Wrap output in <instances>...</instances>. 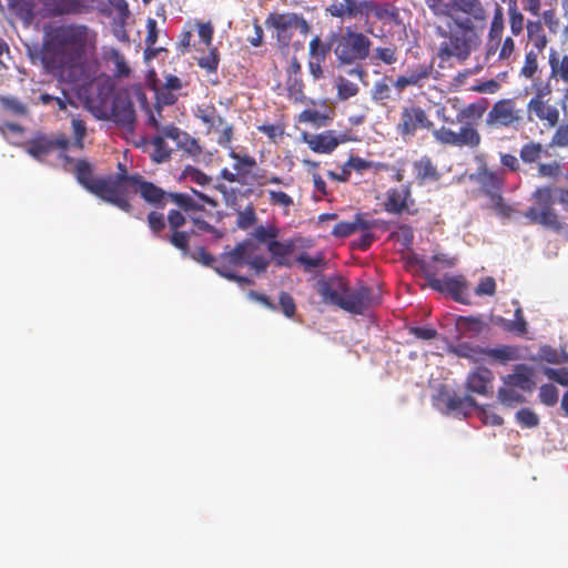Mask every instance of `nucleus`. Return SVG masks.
<instances>
[{
  "label": "nucleus",
  "mask_w": 568,
  "mask_h": 568,
  "mask_svg": "<svg viewBox=\"0 0 568 568\" xmlns=\"http://www.w3.org/2000/svg\"><path fill=\"white\" fill-rule=\"evenodd\" d=\"M97 33L85 24L62 23L44 29L37 53L47 72L69 84L81 82L88 53L95 48Z\"/></svg>",
  "instance_id": "obj_1"
},
{
  "label": "nucleus",
  "mask_w": 568,
  "mask_h": 568,
  "mask_svg": "<svg viewBox=\"0 0 568 568\" xmlns=\"http://www.w3.org/2000/svg\"><path fill=\"white\" fill-rule=\"evenodd\" d=\"M105 183L108 184V203L125 213H131L133 210L130 193L139 194L148 205L155 209H164L171 202L186 214L203 211L204 204L216 205L210 196L195 190H192L193 194L166 192L139 173L129 174L125 164L121 162L118 163V173L106 176Z\"/></svg>",
  "instance_id": "obj_2"
},
{
  "label": "nucleus",
  "mask_w": 568,
  "mask_h": 568,
  "mask_svg": "<svg viewBox=\"0 0 568 568\" xmlns=\"http://www.w3.org/2000/svg\"><path fill=\"white\" fill-rule=\"evenodd\" d=\"M477 4L479 7L478 17L473 16V13H464L465 17H460V13H454L448 18L445 26L436 27L437 36L445 39L437 52L442 61H448L452 58L465 61L480 43L477 26L484 24L487 13L479 0H477Z\"/></svg>",
  "instance_id": "obj_3"
},
{
  "label": "nucleus",
  "mask_w": 568,
  "mask_h": 568,
  "mask_svg": "<svg viewBox=\"0 0 568 568\" xmlns=\"http://www.w3.org/2000/svg\"><path fill=\"white\" fill-rule=\"evenodd\" d=\"M316 287L324 304L337 306L355 315H362L382 303L381 295L372 287L358 283L352 288L348 282L338 275L318 281Z\"/></svg>",
  "instance_id": "obj_4"
},
{
  "label": "nucleus",
  "mask_w": 568,
  "mask_h": 568,
  "mask_svg": "<svg viewBox=\"0 0 568 568\" xmlns=\"http://www.w3.org/2000/svg\"><path fill=\"white\" fill-rule=\"evenodd\" d=\"M488 104V100L481 98L463 108L457 113V121L464 123L459 131L455 132L443 125L433 131L434 139L443 145L477 149L481 143V135L475 128V123L483 118Z\"/></svg>",
  "instance_id": "obj_5"
},
{
  "label": "nucleus",
  "mask_w": 568,
  "mask_h": 568,
  "mask_svg": "<svg viewBox=\"0 0 568 568\" xmlns=\"http://www.w3.org/2000/svg\"><path fill=\"white\" fill-rule=\"evenodd\" d=\"M150 211L146 215V223L154 236L169 242L175 248L180 250L184 255L190 252V239L192 232L181 231L186 224V217L183 210L179 206L168 212L166 217L160 209ZM184 213H186L184 211Z\"/></svg>",
  "instance_id": "obj_6"
},
{
  "label": "nucleus",
  "mask_w": 568,
  "mask_h": 568,
  "mask_svg": "<svg viewBox=\"0 0 568 568\" xmlns=\"http://www.w3.org/2000/svg\"><path fill=\"white\" fill-rule=\"evenodd\" d=\"M371 47V39L351 27H346L343 33L334 36L333 51L342 65L366 60L369 57Z\"/></svg>",
  "instance_id": "obj_7"
},
{
  "label": "nucleus",
  "mask_w": 568,
  "mask_h": 568,
  "mask_svg": "<svg viewBox=\"0 0 568 568\" xmlns=\"http://www.w3.org/2000/svg\"><path fill=\"white\" fill-rule=\"evenodd\" d=\"M267 29H272L280 47L287 48L292 42L294 32L306 37L311 31L310 23L302 14L295 12H272L265 19Z\"/></svg>",
  "instance_id": "obj_8"
},
{
  "label": "nucleus",
  "mask_w": 568,
  "mask_h": 568,
  "mask_svg": "<svg viewBox=\"0 0 568 568\" xmlns=\"http://www.w3.org/2000/svg\"><path fill=\"white\" fill-rule=\"evenodd\" d=\"M555 187L549 185L538 186L531 194L537 206H530L524 213L525 217L532 224H539L545 227L559 231L562 224L555 209L552 207Z\"/></svg>",
  "instance_id": "obj_9"
},
{
  "label": "nucleus",
  "mask_w": 568,
  "mask_h": 568,
  "mask_svg": "<svg viewBox=\"0 0 568 568\" xmlns=\"http://www.w3.org/2000/svg\"><path fill=\"white\" fill-rule=\"evenodd\" d=\"M485 122L493 129H516L524 123V115L523 111L517 108L515 99H500L493 104Z\"/></svg>",
  "instance_id": "obj_10"
},
{
  "label": "nucleus",
  "mask_w": 568,
  "mask_h": 568,
  "mask_svg": "<svg viewBox=\"0 0 568 568\" xmlns=\"http://www.w3.org/2000/svg\"><path fill=\"white\" fill-rule=\"evenodd\" d=\"M70 141L63 133L45 134L37 132L34 136L23 144L26 152L38 161H43L48 155L52 154L55 150L67 151Z\"/></svg>",
  "instance_id": "obj_11"
},
{
  "label": "nucleus",
  "mask_w": 568,
  "mask_h": 568,
  "mask_svg": "<svg viewBox=\"0 0 568 568\" xmlns=\"http://www.w3.org/2000/svg\"><path fill=\"white\" fill-rule=\"evenodd\" d=\"M420 129L435 130L427 112L416 104L403 106L399 121L396 124L397 133L406 140L415 136L416 132Z\"/></svg>",
  "instance_id": "obj_12"
},
{
  "label": "nucleus",
  "mask_w": 568,
  "mask_h": 568,
  "mask_svg": "<svg viewBox=\"0 0 568 568\" xmlns=\"http://www.w3.org/2000/svg\"><path fill=\"white\" fill-rule=\"evenodd\" d=\"M196 118L207 128L209 133L217 134L216 142L223 148H229L233 140V126L220 115L213 105L199 108Z\"/></svg>",
  "instance_id": "obj_13"
},
{
  "label": "nucleus",
  "mask_w": 568,
  "mask_h": 568,
  "mask_svg": "<svg viewBox=\"0 0 568 568\" xmlns=\"http://www.w3.org/2000/svg\"><path fill=\"white\" fill-rule=\"evenodd\" d=\"M73 174L78 183L82 185L88 192L94 194L108 203V184L105 183V178H94L93 166L88 160H77Z\"/></svg>",
  "instance_id": "obj_14"
},
{
  "label": "nucleus",
  "mask_w": 568,
  "mask_h": 568,
  "mask_svg": "<svg viewBox=\"0 0 568 568\" xmlns=\"http://www.w3.org/2000/svg\"><path fill=\"white\" fill-rule=\"evenodd\" d=\"M81 79L79 84L72 85L83 89L85 99L91 103L98 102L104 104L114 90L111 79L105 74H99L90 79L88 75H84L82 71Z\"/></svg>",
  "instance_id": "obj_15"
},
{
  "label": "nucleus",
  "mask_w": 568,
  "mask_h": 568,
  "mask_svg": "<svg viewBox=\"0 0 568 568\" xmlns=\"http://www.w3.org/2000/svg\"><path fill=\"white\" fill-rule=\"evenodd\" d=\"M415 205V200L412 196V190L409 184L402 185L399 187H390L385 193L384 209L390 214H415L416 209H412Z\"/></svg>",
  "instance_id": "obj_16"
},
{
  "label": "nucleus",
  "mask_w": 568,
  "mask_h": 568,
  "mask_svg": "<svg viewBox=\"0 0 568 568\" xmlns=\"http://www.w3.org/2000/svg\"><path fill=\"white\" fill-rule=\"evenodd\" d=\"M368 0H333L326 8V14L341 21L367 18Z\"/></svg>",
  "instance_id": "obj_17"
},
{
  "label": "nucleus",
  "mask_w": 568,
  "mask_h": 568,
  "mask_svg": "<svg viewBox=\"0 0 568 568\" xmlns=\"http://www.w3.org/2000/svg\"><path fill=\"white\" fill-rule=\"evenodd\" d=\"M428 9L436 17L449 18L454 13H473V16H479V7L477 0H425Z\"/></svg>",
  "instance_id": "obj_18"
},
{
  "label": "nucleus",
  "mask_w": 568,
  "mask_h": 568,
  "mask_svg": "<svg viewBox=\"0 0 568 568\" xmlns=\"http://www.w3.org/2000/svg\"><path fill=\"white\" fill-rule=\"evenodd\" d=\"M527 116L530 122H541L549 130L557 126L560 121L558 108L546 100H529L527 103Z\"/></svg>",
  "instance_id": "obj_19"
},
{
  "label": "nucleus",
  "mask_w": 568,
  "mask_h": 568,
  "mask_svg": "<svg viewBox=\"0 0 568 568\" xmlns=\"http://www.w3.org/2000/svg\"><path fill=\"white\" fill-rule=\"evenodd\" d=\"M430 287L439 293H447L455 302L469 304L467 298V282L463 275H444L432 277Z\"/></svg>",
  "instance_id": "obj_20"
},
{
  "label": "nucleus",
  "mask_w": 568,
  "mask_h": 568,
  "mask_svg": "<svg viewBox=\"0 0 568 568\" xmlns=\"http://www.w3.org/2000/svg\"><path fill=\"white\" fill-rule=\"evenodd\" d=\"M112 120L128 129H132L135 123V110L128 92H118L114 94L111 105Z\"/></svg>",
  "instance_id": "obj_21"
},
{
  "label": "nucleus",
  "mask_w": 568,
  "mask_h": 568,
  "mask_svg": "<svg viewBox=\"0 0 568 568\" xmlns=\"http://www.w3.org/2000/svg\"><path fill=\"white\" fill-rule=\"evenodd\" d=\"M230 158L234 160L233 171L224 168L220 172V176L230 183H245V178L250 174L252 168L256 166V160L250 154H240L231 150Z\"/></svg>",
  "instance_id": "obj_22"
},
{
  "label": "nucleus",
  "mask_w": 568,
  "mask_h": 568,
  "mask_svg": "<svg viewBox=\"0 0 568 568\" xmlns=\"http://www.w3.org/2000/svg\"><path fill=\"white\" fill-rule=\"evenodd\" d=\"M434 71L433 64L419 63L409 69L405 74L398 75L394 81V87L398 92H403L409 87L423 89Z\"/></svg>",
  "instance_id": "obj_23"
},
{
  "label": "nucleus",
  "mask_w": 568,
  "mask_h": 568,
  "mask_svg": "<svg viewBox=\"0 0 568 568\" xmlns=\"http://www.w3.org/2000/svg\"><path fill=\"white\" fill-rule=\"evenodd\" d=\"M304 141L308 148L320 154L332 153L341 143L346 142L345 134L337 135L334 130H327L322 133L304 135Z\"/></svg>",
  "instance_id": "obj_24"
},
{
  "label": "nucleus",
  "mask_w": 568,
  "mask_h": 568,
  "mask_svg": "<svg viewBox=\"0 0 568 568\" xmlns=\"http://www.w3.org/2000/svg\"><path fill=\"white\" fill-rule=\"evenodd\" d=\"M477 181L481 192L488 196L489 200L495 197L500 200L506 181L504 171H491L487 168H483L477 173Z\"/></svg>",
  "instance_id": "obj_25"
},
{
  "label": "nucleus",
  "mask_w": 568,
  "mask_h": 568,
  "mask_svg": "<svg viewBox=\"0 0 568 568\" xmlns=\"http://www.w3.org/2000/svg\"><path fill=\"white\" fill-rule=\"evenodd\" d=\"M437 399L446 406L448 412H459L464 415L468 414V409L475 408L477 406L476 400L471 396H459L446 386H442L439 388Z\"/></svg>",
  "instance_id": "obj_26"
},
{
  "label": "nucleus",
  "mask_w": 568,
  "mask_h": 568,
  "mask_svg": "<svg viewBox=\"0 0 568 568\" xmlns=\"http://www.w3.org/2000/svg\"><path fill=\"white\" fill-rule=\"evenodd\" d=\"M164 136L175 142L176 146L191 156H200L202 148L197 140L192 138L189 133L180 130L174 124L163 126Z\"/></svg>",
  "instance_id": "obj_27"
},
{
  "label": "nucleus",
  "mask_w": 568,
  "mask_h": 568,
  "mask_svg": "<svg viewBox=\"0 0 568 568\" xmlns=\"http://www.w3.org/2000/svg\"><path fill=\"white\" fill-rule=\"evenodd\" d=\"M257 246L250 240L237 243L231 251L221 254L217 264H224L232 268L246 264L247 256L256 251Z\"/></svg>",
  "instance_id": "obj_28"
},
{
  "label": "nucleus",
  "mask_w": 568,
  "mask_h": 568,
  "mask_svg": "<svg viewBox=\"0 0 568 568\" xmlns=\"http://www.w3.org/2000/svg\"><path fill=\"white\" fill-rule=\"evenodd\" d=\"M296 247V242L293 239L278 241L277 237L268 243L267 252L272 261L277 267H291L292 261L290 256Z\"/></svg>",
  "instance_id": "obj_29"
},
{
  "label": "nucleus",
  "mask_w": 568,
  "mask_h": 568,
  "mask_svg": "<svg viewBox=\"0 0 568 568\" xmlns=\"http://www.w3.org/2000/svg\"><path fill=\"white\" fill-rule=\"evenodd\" d=\"M493 379V372L487 367L480 366L468 374L466 388L470 393L487 395L491 388Z\"/></svg>",
  "instance_id": "obj_30"
},
{
  "label": "nucleus",
  "mask_w": 568,
  "mask_h": 568,
  "mask_svg": "<svg viewBox=\"0 0 568 568\" xmlns=\"http://www.w3.org/2000/svg\"><path fill=\"white\" fill-rule=\"evenodd\" d=\"M532 376L534 371L531 367L524 364H518L515 366L514 373L503 377V383L525 392H532L535 388Z\"/></svg>",
  "instance_id": "obj_31"
},
{
  "label": "nucleus",
  "mask_w": 568,
  "mask_h": 568,
  "mask_svg": "<svg viewBox=\"0 0 568 568\" xmlns=\"http://www.w3.org/2000/svg\"><path fill=\"white\" fill-rule=\"evenodd\" d=\"M504 16L501 9L498 8L491 19L489 31H488V40L486 44V55L490 57L497 53L499 45L503 40L504 33Z\"/></svg>",
  "instance_id": "obj_32"
},
{
  "label": "nucleus",
  "mask_w": 568,
  "mask_h": 568,
  "mask_svg": "<svg viewBox=\"0 0 568 568\" xmlns=\"http://www.w3.org/2000/svg\"><path fill=\"white\" fill-rule=\"evenodd\" d=\"M413 170L418 184H424L426 182H437L440 179V173L438 172L436 165L433 163L432 159L427 155L422 156L419 160L415 161L413 163Z\"/></svg>",
  "instance_id": "obj_33"
},
{
  "label": "nucleus",
  "mask_w": 568,
  "mask_h": 568,
  "mask_svg": "<svg viewBox=\"0 0 568 568\" xmlns=\"http://www.w3.org/2000/svg\"><path fill=\"white\" fill-rule=\"evenodd\" d=\"M44 10L50 16L77 14L81 11L79 0H42Z\"/></svg>",
  "instance_id": "obj_34"
},
{
  "label": "nucleus",
  "mask_w": 568,
  "mask_h": 568,
  "mask_svg": "<svg viewBox=\"0 0 568 568\" xmlns=\"http://www.w3.org/2000/svg\"><path fill=\"white\" fill-rule=\"evenodd\" d=\"M448 352L460 358H467L470 362L478 363L485 359V348L474 345L469 342H462L448 348Z\"/></svg>",
  "instance_id": "obj_35"
},
{
  "label": "nucleus",
  "mask_w": 568,
  "mask_h": 568,
  "mask_svg": "<svg viewBox=\"0 0 568 568\" xmlns=\"http://www.w3.org/2000/svg\"><path fill=\"white\" fill-rule=\"evenodd\" d=\"M526 30L529 42L532 43L538 52H542L548 44V39L541 20H528Z\"/></svg>",
  "instance_id": "obj_36"
},
{
  "label": "nucleus",
  "mask_w": 568,
  "mask_h": 568,
  "mask_svg": "<svg viewBox=\"0 0 568 568\" xmlns=\"http://www.w3.org/2000/svg\"><path fill=\"white\" fill-rule=\"evenodd\" d=\"M535 361H541L549 364H567L568 353L565 349H558L550 345H542L539 347L538 354Z\"/></svg>",
  "instance_id": "obj_37"
},
{
  "label": "nucleus",
  "mask_w": 568,
  "mask_h": 568,
  "mask_svg": "<svg viewBox=\"0 0 568 568\" xmlns=\"http://www.w3.org/2000/svg\"><path fill=\"white\" fill-rule=\"evenodd\" d=\"M544 153H546V148L540 142L531 140L521 145L519 158L525 164H538Z\"/></svg>",
  "instance_id": "obj_38"
},
{
  "label": "nucleus",
  "mask_w": 568,
  "mask_h": 568,
  "mask_svg": "<svg viewBox=\"0 0 568 568\" xmlns=\"http://www.w3.org/2000/svg\"><path fill=\"white\" fill-rule=\"evenodd\" d=\"M550 78H558L564 83L568 84V55L558 58L555 54L549 57Z\"/></svg>",
  "instance_id": "obj_39"
},
{
  "label": "nucleus",
  "mask_w": 568,
  "mask_h": 568,
  "mask_svg": "<svg viewBox=\"0 0 568 568\" xmlns=\"http://www.w3.org/2000/svg\"><path fill=\"white\" fill-rule=\"evenodd\" d=\"M0 105L6 112L16 116H24L29 112L27 104L12 95H1Z\"/></svg>",
  "instance_id": "obj_40"
},
{
  "label": "nucleus",
  "mask_w": 568,
  "mask_h": 568,
  "mask_svg": "<svg viewBox=\"0 0 568 568\" xmlns=\"http://www.w3.org/2000/svg\"><path fill=\"white\" fill-rule=\"evenodd\" d=\"M108 58L114 64V77L121 79L128 78L131 74V69L126 62L125 57L118 49H111Z\"/></svg>",
  "instance_id": "obj_41"
},
{
  "label": "nucleus",
  "mask_w": 568,
  "mask_h": 568,
  "mask_svg": "<svg viewBox=\"0 0 568 568\" xmlns=\"http://www.w3.org/2000/svg\"><path fill=\"white\" fill-rule=\"evenodd\" d=\"M561 175L562 164L556 160L537 164V176L540 179L558 180Z\"/></svg>",
  "instance_id": "obj_42"
},
{
  "label": "nucleus",
  "mask_w": 568,
  "mask_h": 568,
  "mask_svg": "<svg viewBox=\"0 0 568 568\" xmlns=\"http://www.w3.org/2000/svg\"><path fill=\"white\" fill-rule=\"evenodd\" d=\"M166 136H164V133L162 132L160 135H156L152 139V145H153V153L152 159L156 163H162L170 159L171 156V149L165 142Z\"/></svg>",
  "instance_id": "obj_43"
},
{
  "label": "nucleus",
  "mask_w": 568,
  "mask_h": 568,
  "mask_svg": "<svg viewBox=\"0 0 568 568\" xmlns=\"http://www.w3.org/2000/svg\"><path fill=\"white\" fill-rule=\"evenodd\" d=\"M287 97L294 102H303L304 95V83L302 77L287 75L286 80Z\"/></svg>",
  "instance_id": "obj_44"
},
{
  "label": "nucleus",
  "mask_w": 568,
  "mask_h": 568,
  "mask_svg": "<svg viewBox=\"0 0 568 568\" xmlns=\"http://www.w3.org/2000/svg\"><path fill=\"white\" fill-rule=\"evenodd\" d=\"M514 317L515 318L513 321L504 322V328L519 336L525 335L527 333V322L524 317L523 308L520 305L516 307Z\"/></svg>",
  "instance_id": "obj_45"
},
{
  "label": "nucleus",
  "mask_w": 568,
  "mask_h": 568,
  "mask_svg": "<svg viewBox=\"0 0 568 568\" xmlns=\"http://www.w3.org/2000/svg\"><path fill=\"white\" fill-rule=\"evenodd\" d=\"M336 89H337V99L339 101H346L359 92V88L356 83L347 80L346 78L339 75L336 79Z\"/></svg>",
  "instance_id": "obj_46"
},
{
  "label": "nucleus",
  "mask_w": 568,
  "mask_h": 568,
  "mask_svg": "<svg viewBox=\"0 0 568 568\" xmlns=\"http://www.w3.org/2000/svg\"><path fill=\"white\" fill-rule=\"evenodd\" d=\"M498 399L505 406H514L515 404H521L526 399L515 387L505 385L498 390Z\"/></svg>",
  "instance_id": "obj_47"
},
{
  "label": "nucleus",
  "mask_w": 568,
  "mask_h": 568,
  "mask_svg": "<svg viewBox=\"0 0 568 568\" xmlns=\"http://www.w3.org/2000/svg\"><path fill=\"white\" fill-rule=\"evenodd\" d=\"M296 262L303 266L305 272H311L325 265V255L323 252H317L314 256H311L303 252L296 257Z\"/></svg>",
  "instance_id": "obj_48"
},
{
  "label": "nucleus",
  "mask_w": 568,
  "mask_h": 568,
  "mask_svg": "<svg viewBox=\"0 0 568 568\" xmlns=\"http://www.w3.org/2000/svg\"><path fill=\"white\" fill-rule=\"evenodd\" d=\"M486 356L497 359L501 363H506L517 358V349L508 345H504L497 348H485V357Z\"/></svg>",
  "instance_id": "obj_49"
},
{
  "label": "nucleus",
  "mask_w": 568,
  "mask_h": 568,
  "mask_svg": "<svg viewBox=\"0 0 568 568\" xmlns=\"http://www.w3.org/2000/svg\"><path fill=\"white\" fill-rule=\"evenodd\" d=\"M71 125L73 130V141L70 142L69 146L82 151L84 148V138L87 135L85 123L79 118H72Z\"/></svg>",
  "instance_id": "obj_50"
},
{
  "label": "nucleus",
  "mask_w": 568,
  "mask_h": 568,
  "mask_svg": "<svg viewBox=\"0 0 568 568\" xmlns=\"http://www.w3.org/2000/svg\"><path fill=\"white\" fill-rule=\"evenodd\" d=\"M538 50H529L525 54L524 65L520 69L519 74L525 79H532L538 71Z\"/></svg>",
  "instance_id": "obj_51"
},
{
  "label": "nucleus",
  "mask_w": 568,
  "mask_h": 568,
  "mask_svg": "<svg viewBox=\"0 0 568 568\" xmlns=\"http://www.w3.org/2000/svg\"><path fill=\"white\" fill-rule=\"evenodd\" d=\"M331 51V44L324 43L318 36H315L308 45L310 59L325 61Z\"/></svg>",
  "instance_id": "obj_52"
},
{
  "label": "nucleus",
  "mask_w": 568,
  "mask_h": 568,
  "mask_svg": "<svg viewBox=\"0 0 568 568\" xmlns=\"http://www.w3.org/2000/svg\"><path fill=\"white\" fill-rule=\"evenodd\" d=\"M373 59L386 65L395 64L398 61V50L395 45L377 47L374 50Z\"/></svg>",
  "instance_id": "obj_53"
},
{
  "label": "nucleus",
  "mask_w": 568,
  "mask_h": 568,
  "mask_svg": "<svg viewBox=\"0 0 568 568\" xmlns=\"http://www.w3.org/2000/svg\"><path fill=\"white\" fill-rule=\"evenodd\" d=\"M555 129L556 130L549 141V146L559 149L568 148V120L566 122L558 123Z\"/></svg>",
  "instance_id": "obj_54"
},
{
  "label": "nucleus",
  "mask_w": 568,
  "mask_h": 568,
  "mask_svg": "<svg viewBox=\"0 0 568 568\" xmlns=\"http://www.w3.org/2000/svg\"><path fill=\"white\" fill-rule=\"evenodd\" d=\"M252 235L254 236V239L257 242L265 244V246L267 248L268 243H271L278 236V229L274 225H270V226L258 225L254 229Z\"/></svg>",
  "instance_id": "obj_55"
},
{
  "label": "nucleus",
  "mask_w": 568,
  "mask_h": 568,
  "mask_svg": "<svg viewBox=\"0 0 568 568\" xmlns=\"http://www.w3.org/2000/svg\"><path fill=\"white\" fill-rule=\"evenodd\" d=\"M214 271L219 275L223 276L224 278H226L229 281H233V282L237 283L242 287L250 286V285L254 284V281L252 278L235 274L232 268H230L229 266H226L224 264H217L214 267Z\"/></svg>",
  "instance_id": "obj_56"
},
{
  "label": "nucleus",
  "mask_w": 568,
  "mask_h": 568,
  "mask_svg": "<svg viewBox=\"0 0 568 568\" xmlns=\"http://www.w3.org/2000/svg\"><path fill=\"white\" fill-rule=\"evenodd\" d=\"M490 202V207L503 221L513 219L514 215L517 213V210L513 205L505 202L503 195H500V200L495 197L491 199Z\"/></svg>",
  "instance_id": "obj_57"
},
{
  "label": "nucleus",
  "mask_w": 568,
  "mask_h": 568,
  "mask_svg": "<svg viewBox=\"0 0 568 568\" xmlns=\"http://www.w3.org/2000/svg\"><path fill=\"white\" fill-rule=\"evenodd\" d=\"M516 422L523 428H535L539 425V416L530 408H521L516 413Z\"/></svg>",
  "instance_id": "obj_58"
},
{
  "label": "nucleus",
  "mask_w": 568,
  "mask_h": 568,
  "mask_svg": "<svg viewBox=\"0 0 568 568\" xmlns=\"http://www.w3.org/2000/svg\"><path fill=\"white\" fill-rule=\"evenodd\" d=\"M256 213L253 204H248L244 210L237 211L236 225L241 230H247L256 222Z\"/></svg>",
  "instance_id": "obj_59"
},
{
  "label": "nucleus",
  "mask_w": 568,
  "mask_h": 568,
  "mask_svg": "<svg viewBox=\"0 0 568 568\" xmlns=\"http://www.w3.org/2000/svg\"><path fill=\"white\" fill-rule=\"evenodd\" d=\"M508 17L509 27L513 36H519L524 31V28L526 27L524 14L517 9L516 6H514L509 7Z\"/></svg>",
  "instance_id": "obj_60"
},
{
  "label": "nucleus",
  "mask_w": 568,
  "mask_h": 568,
  "mask_svg": "<svg viewBox=\"0 0 568 568\" xmlns=\"http://www.w3.org/2000/svg\"><path fill=\"white\" fill-rule=\"evenodd\" d=\"M219 62L220 58L215 48H212L205 55L197 60L199 67L205 69L207 72H216Z\"/></svg>",
  "instance_id": "obj_61"
},
{
  "label": "nucleus",
  "mask_w": 568,
  "mask_h": 568,
  "mask_svg": "<svg viewBox=\"0 0 568 568\" xmlns=\"http://www.w3.org/2000/svg\"><path fill=\"white\" fill-rule=\"evenodd\" d=\"M540 402L546 406H554L558 402V389L552 384H544L539 390Z\"/></svg>",
  "instance_id": "obj_62"
},
{
  "label": "nucleus",
  "mask_w": 568,
  "mask_h": 568,
  "mask_svg": "<svg viewBox=\"0 0 568 568\" xmlns=\"http://www.w3.org/2000/svg\"><path fill=\"white\" fill-rule=\"evenodd\" d=\"M268 201L272 205H277L284 209H288L294 204L292 196L283 191L268 190Z\"/></svg>",
  "instance_id": "obj_63"
},
{
  "label": "nucleus",
  "mask_w": 568,
  "mask_h": 568,
  "mask_svg": "<svg viewBox=\"0 0 568 568\" xmlns=\"http://www.w3.org/2000/svg\"><path fill=\"white\" fill-rule=\"evenodd\" d=\"M542 372L549 379L560 385L568 386V368L545 367Z\"/></svg>",
  "instance_id": "obj_64"
}]
</instances>
